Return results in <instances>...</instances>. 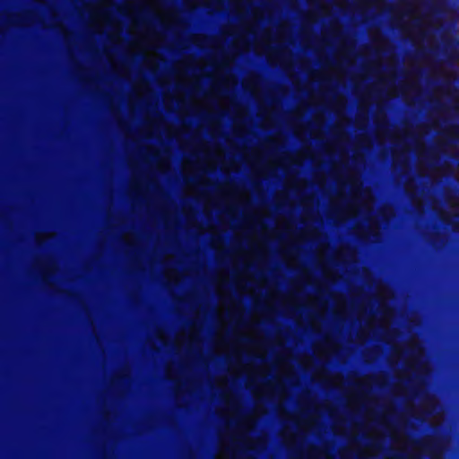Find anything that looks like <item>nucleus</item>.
<instances>
[{
  "instance_id": "1",
  "label": "nucleus",
  "mask_w": 459,
  "mask_h": 459,
  "mask_svg": "<svg viewBox=\"0 0 459 459\" xmlns=\"http://www.w3.org/2000/svg\"><path fill=\"white\" fill-rule=\"evenodd\" d=\"M142 16L144 20H146L148 22L152 24H157L160 27L161 30H164L163 25L160 22L157 16L148 8L144 10V12L142 13Z\"/></svg>"
},
{
  "instance_id": "2",
  "label": "nucleus",
  "mask_w": 459,
  "mask_h": 459,
  "mask_svg": "<svg viewBox=\"0 0 459 459\" xmlns=\"http://www.w3.org/2000/svg\"><path fill=\"white\" fill-rule=\"evenodd\" d=\"M391 457L394 459H407L408 454L404 451L395 450L392 451Z\"/></svg>"
},
{
  "instance_id": "3",
  "label": "nucleus",
  "mask_w": 459,
  "mask_h": 459,
  "mask_svg": "<svg viewBox=\"0 0 459 459\" xmlns=\"http://www.w3.org/2000/svg\"><path fill=\"white\" fill-rule=\"evenodd\" d=\"M458 44H459V41L457 39H451V40L446 42L445 46L446 48L453 50Z\"/></svg>"
},
{
  "instance_id": "4",
  "label": "nucleus",
  "mask_w": 459,
  "mask_h": 459,
  "mask_svg": "<svg viewBox=\"0 0 459 459\" xmlns=\"http://www.w3.org/2000/svg\"><path fill=\"white\" fill-rule=\"evenodd\" d=\"M248 359L252 362H256V361H259L261 363L264 362L265 360L260 357H257V356H250L248 358Z\"/></svg>"
},
{
  "instance_id": "5",
  "label": "nucleus",
  "mask_w": 459,
  "mask_h": 459,
  "mask_svg": "<svg viewBox=\"0 0 459 459\" xmlns=\"http://www.w3.org/2000/svg\"><path fill=\"white\" fill-rule=\"evenodd\" d=\"M369 445L377 447L379 446V443L376 440H370Z\"/></svg>"
},
{
  "instance_id": "6",
  "label": "nucleus",
  "mask_w": 459,
  "mask_h": 459,
  "mask_svg": "<svg viewBox=\"0 0 459 459\" xmlns=\"http://www.w3.org/2000/svg\"><path fill=\"white\" fill-rule=\"evenodd\" d=\"M240 341H241L242 342H250V339H248L247 337H242V338L240 339Z\"/></svg>"
},
{
  "instance_id": "7",
  "label": "nucleus",
  "mask_w": 459,
  "mask_h": 459,
  "mask_svg": "<svg viewBox=\"0 0 459 459\" xmlns=\"http://www.w3.org/2000/svg\"><path fill=\"white\" fill-rule=\"evenodd\" d=\"M221 92H222L223 94H225V95L230 94V91H229L228 89H223V90L221 91Z\"/></svg>"
},
{
  "instance_id": "8",
  "label": "nucleus",
  "mask_w": 459,
  "mask_h": 459,
  "mask_svg": "<svg viewBox=\"0 0 459 459\" xmlns=\"http://www.w3.org/2000/svg\"><path fill=\"white\" fill-rule=\"evenodd\" d=\"M294 251L299 252L300 250V247L299 246H295L292 248Z\"/></svg>"
},
{
  "instance_id": "9",
  "label": "nucleus",
  "mask_w": 459,
  "mask_h": 459,
  "mask_svg": "<svg viewBox=\"0 0 459 459\" xmlns=\"http://www.w3.org/2000/svg\"><path fill=\"white\" fill-rule=\"evenodd\" d=\"M258 198H259V201L263 202L264 199V200L267 199V196H265V195L264 196H259Z\"/></svg>"
},
{
  "instance_id": "10",
  "label": "nucleus",
  "mask_w": 459,
  "mask_h": 459,
  "mask_svg": "<svg viewBox=\"0 0 459 459\" xmlns=\"http://www.w3.org/2000/svg\"><path fill=\"white\" fill-rule=\"evenodd\" d=\"M196 71H199V69L194 68L193 72H196Z\"/></svg>"
}]
</instances>
